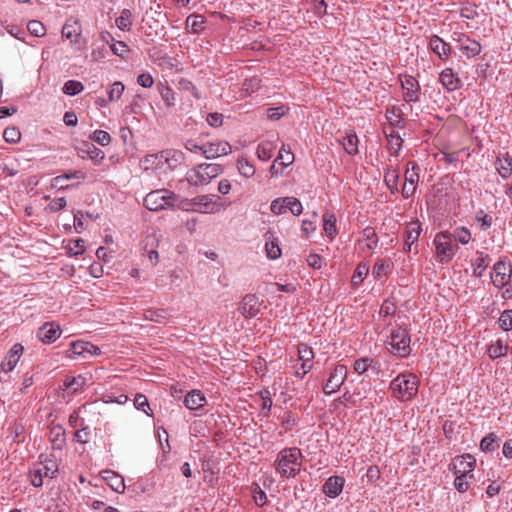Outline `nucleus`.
I'll list each match as a JSON object with an SVG mask.
<instances>
[{"label": "nucleus", "mask_w": 512, "mask_h": 512, "mask_svg": "<svg viewBox=\"0 0 512 512\" xmlns=\"http://www.w3.org/2000/svg\"><path fill=\"white\" fill-rule=\"evenodd\" d=\"M3 137L6 142L11 144H16L21 139V133L18 128L16 127H7L4 130Z\"/></svg>", "instance_id": "nucleus-52"}, {"label": "nucleus", "mask_w": 512, "mask_h": 512, "mask_svg": "<svg viewBox=\"0 0 512 512\" xmlns=\"http://www.w3.org/2000/svg\"><path fill=\"white\" fill-rule=\"evenodd\" d=\"M160 95L167 107H173L176 102L175 92L169 87H162Z\"/></svg>", "instance_id": "nucleus-57"}, {"label": "nucleus", "mask_w": 512, "mask_h": 512, "mask_svg": "<svg viewBox=\"0 0 512 512\" xmlns=\"http://www.w3.org/2000/svg\"><path fill=\"white\" fill-rule=\"evenodd\" d=\"M23 351L24 348L20 343L14 344L1 362L2 371L6 373L12 371L23 354Z\"/></svg>", "instance_id": "nucleus-15"}, {"label": "nucleus", "mask_w": 512, "mask_h": 512, "mask_svg": "<svg viewBox=\"0 0 512 512\" xmlns=\"http://www.w3.org/2000/svg\"><path fill=\"white\" fill-rule=\"evenodd\" d=\"M91 139L102 146H107L111 142V136L104 130H95L91 135Z\"/></svg>", "instance_id": "nucleus-56"}, {"label": "nucleus", "mask_w": 512, "mask_h": 512, "mask_svg": "<svg viewBox=\"0 0 512 512\" xmlns=\"http://www.w3.org/2000/svg\"><path fill=\"white\" fill-rule=\"evenodd\" d=\"M457 42L459 43V50L468 58L481 53V44L465 34H460Z\"/></svg>", "instance_id": "nucleus-13"}, {"label": "nucleus", "mask_w": 512, "mask_h": 512, "mask_svg": "<svg viewBox=\"0 0 512 512\" xmlns=\"http://www.w3.org/2000/svg\"><path fill=\"white\" fill-rule=\"evenodd\" d=\"M419 167L415 162H409L408 168L405 171V183L402 187V196L404 198H410L415 194L417 184L419 182Z\"/></svg>", "instance_id": "nucleus-8"}, {"label": "nucleus", "mask_w": 512, "mask_h": 512, "mask_svg": "<svg viewBox=\"0 0 512 512\" xmlns=\"http://www.w3.org/2000/svg\"><path fill=\"white\" fill-rule=\"evenodd\" d=\"M282 203H285L286 211L290 210V212L298 216L302 213L303 207L301 202L295 197H283Z\"/></svg>", "instance_id": "nucleus-40"}, {"label": "nucleus", "mask_w": 512, "mask_h": 512, "mask_svg": "<svg viewBox=\"0 0 512 512\" xmlns=\"http://www.w3.org/2000/svg\"><path fill=\"white\" fill-rule=\"evenodd\" d=\"M347 377V367L345 365H336L330 372L329 377L323 387V392L326 395H331L337 392Z\"/></svg>", "instance_id": "nucleus-7"}, {"label": "nucleus", "mask_w": 512, "mask_h": 512, "mask_svg": "<svg viewBox=\"0 0 512 512\" xmlns=\"http://www.w3.org/2000/svg\"><path fill=\"white\" fill-rule=\"evenodd\" d=\"M343 147L350 155L358 153V138L356 134H349L343 139Z\"/></svg>", "instance_id": "nucleus-41"}, {"label": "nucleus", "mask_w": 512, "mask_h": 512, "mask_svg": "<svg viewBox=\"0 0 512 512\" xmlns=\"http://www.w3.org/2000/svg\"><path fill=\"white\" fill-rule=\"evenodd\" d=\"M493 270L495 272V275L492 276V280H493L494 284H496L500 287L505 286L511 277L510 274L509 275L506 274L507 267H506L505 262L497 261L493 266Z\"/></svg>", "instance_id": "nucleus-28"}, {"label": "nucleus", "mask_w": 512, "mask_h": 512, "mask_svg": "<svg viewBox=\"0 0 512 512\" xmlns=\"http://www.w3.org/2000/svg\"><path fill=\"white\" fill-rule=\"evenodd\" d=\"M90 439V431L88 427H82L74 433V440L81 443L86 444Z\"/></svg>", "instance_id": "nucleus-64"}, {"label": "nucleus", "mask_w": 512, "mask_h": 512, "mask_svg": "<svg viewBox=\"0 0 512 512\" xmlns=\"http://www.w3.org/2000/svg\"><path fill=\"white\" fill-rule=\"evenodd\" d=\"M478 254L479 256L472 263L474 267L473 274L476 277H481L489 265V257L484 256L482 252H478Z\"/></svg>", "instance_id": "nucleus-35"}, {"label": "nucleus", "mask_w": 512, "mask_h": 512, "mask_svg": "<svg viewBox=\"0 0 512 512\" xmlns=\"http://www.w3.org/2000/svg\"><path fill=\"white\" fill-rule=\"evenodd\" d=\"M421 230V224L418 220L407 224L405 229V246H408V250H411L412 245L418 240Z\"/></svg>", "instance_id": "nucleus-27"}, {"label": "nucleus", "mask_w": 512, "mask_h": 512, "mask_svg": "<svg viewBox=\"0 0 512 512\" xmlns=\"http://www.w3.org/2000/svg\"><path fill=\"white\" fill-rule=\"evenodd\" d=\"M499 327L504 331L512 330V309L504 310L499 319Z\"/></svg>", "instance_id": "nucleus-49"}, {"label": "nucleus", "mask_w": 512, "mask_h": 512, "mask_svg": "<svg viewBox=\"0 0 512 512\" xmlns=\"http://www.w3.org/2000/svg\"><path fill=\"white\" fill-rule=\"evenodd\" d=\"M301 450L297 447L282 449L276 458L275 469L283 478L295 477L301 469Z\"/></svg>", "instance_id": "nucleus-1"}, {"label": "nucleus", "mask_w": 512, "mask_h": 512, "mask_svg": "<svg viewBox=\"0 0 512 512\" xmlns=\"http://www.w3.org/2000/svg\"><path fill=\"white\" fill-rule=\"evenodd\" d=\"M475 465L476 459L470 454L457 457L453 463L454 474H463L469 476V478H473Z\"/></svg>", "instance_id": "nucleus-11"}, {"label": "nucleus", "mask_w": 512, "mask_h": 512, "mask_svg": "<svg viewBox=\"0 0 512 512\" xmlns=\"http://www.w3.org/2000/svg\"><path fill=\"white\" fill-rule=\"evenodd\" d=\"M344 482L341 476H331L324 483L323 492L330 498H336L342 492Z\"/></svg>", "instance_id": "nucleus-22"}, {"label": "nucleus", "mask_w": 512, "mask_h": 512, "mask_svg": "<svg viewBox=\"0 0 512 512\" xmlns=\"http://www.w3.org/2000/svg\"><path fill=\"white\" fill-rule=\"evenodd\" d=\"M495 167L503 179L509 178L512 174V156H510L508 152L499 153Z\"/></svg>", "instance_id": "nucleus-23"}, {"label": "nucleus", "mask_w": 512, "mask_h": 512, "mask_svg": "<svg viewBox=\"0 0 512 512\" xmlns=\"http://www.w3.org/2000/svg\"><path fill=\"white\" fill-rule=\"evenodd\" d=\"M83 90V84L76 80H68L67 82H65L62 88L63 93L71 96L77 95L81 93Z\"/></svg>", "instance_id": "nucleus-44"}, {"label": "nucleus", "mask_w": 512, "mask_h": 512, "mask_svg": "<svg viewBox=\"0 0 512 512\" xmlns=\"http://www.w3.org/2000/svg\"><path fill=\"white\" fill-rule=\"evenodd\" d=\"M401 86L404 91L403 97L407 103L418 102L420 97V86L413 76H404L401 79Z\"/></svg>", "instance_id": "nucleus-10"}, {"label": "nucleus", "mask_w": 512, "mask_h": 512, "mask_svg": "<svg viewBox=\"0 0 512 512\" xmlns=\"http://www.w3.org/2000/svg\"><path fill=\"white\" fill-rule=\"evenodd\" d=\"M63 385L66 389L70 390L71 393L76 394L86 385V377L82 375H69L65 378Z\"/></svg>", "instance_id": "nucleus-29"}, {"label": "nucleus", "mask_w": 512, "mask_h": 512, "mask_svg": "<svg viewBox=\"0 0 512 512\" xmlns=\"http://www.w3.org/2000/svg\"><path fill=\"white\" fill-rule=\"evenodd\" d=\"M508 347L503 345L501 341H497L495 344L491 345L488 352L489 356L492 359H496L507 354Z\"/></svg>", "instance_id": "nucleus-53"}, {"label": "nucleus", "mask_w": 512, "mask_h": 512, "mask_svg": "<svg viewBox=\"0 0 512 512\" xmlns=\"http://www.w3.org/2000/svg\"><path fill=\"white\" fill-rule=\"evenodd\" d=\"M231 145L226 141L209 142L205 144L203 155L207 159H214L231 153Z\"/></svg>", "instance_id": "nucleus-12"}, {"label": "nucleus", "mask_w": 512, "mask_h": 512, "mask_svg": "<svg viewBox=\"0 0 512 512\" xmlns=\"http://www.w3.org/2000/svg\"><path fill=\"white\" fill-rule=\"evenodd\" d=\"M298 354L299 359L306 363H312V360L314 358V352L311 347L307 346L306 344H300L298 347Z\"/></svg>", "instance_id": "nucleus-58"}, {"label": "nucleus", "mask_w": 512, "mask_h": 512, "mask_svg": "<svg viewBox=\"0 0 512 512\" xmlns=\"http://www.w3.org/2000/svg\"><path fill=\"white\" fill-rule=\"evenodd\" d=\"M389 269V262L386 260H381L377 262L372 269V275L374 278L379 279L387 274Z\"/></svg>", "instance_id": "nucleus-59"}, {"label": "nucleus", "mask_w": 512, "mask_h": 512, "mask_svg": "<svg viewBox=\"0 0 512 512\" xmlns=\"http://www.w3.org/2000/svg\"><path fill=\"white\" fill-rule=\"evenodd\" d=\"M265 250L267 257L273 260L278 259L282 253L276 240L267 241L265 244Z\"/></svg>", "instance_id": "nucleus-50"}, {"label": "nucleus", "mask_w": 512, "mask_h": 512, "mask_svg": "<svg viewBox=\"0 0 512 512\" xmlns=\"http://www.w3.org/2000/svg\"><path fill=\"white\" fill-rule=\"evenodd\" d=\"M61 334V329L59 325L54 323H45L38 331V338L43 343H53L55 342Z\"/></svg>", "instance_id": "nucleus-19"}, {"label": "nucleus", "mask_w": 512, "mask_h": 512, "mask_svg": "<svg viewBox=\"0 0 512 512\" xmlns=\"http://www.w3.org/2000/svg\"><path fill=\"white\" fill-rule=\"evenodd\" d=\"M125 90L124 84L120 81H116L111 85V88L108 91V101L114 102L121 98L123 92Z\"/></svg>", "instance_id": "nucleus-46"}, {"label": "nucleus", "mask_w": 512, "mask_h": 512, "mask_svg": "<svg viewBox=\"0 0 512 512\" xmlns=\"http://www.w3.org/2000/svg\"><path fill=\"white\" fill-rule=\"evenodd\" d=\"M430 49L440 58L447 59L451 54V46L438 35H433L429 42Z\"/></svg>", "instance_id": "nucleus-21"}, {"label": "nucleus", "mask_w": 512, "mask_h": 512, "mask_svg": "<svg viewBox=\"0 0 512 512\" xmlns=\"http://www.w3.org/2000/svg\"><path fill=\"white\" fill-rule=\"evenodd\" d=\"M437 256L441 263H448L454 257L458 247L452 244L451 233L439 232L434 238Z\"/></svg>", "instance_id": "nucleus-6"}, {"label": "nucleus", "mask_w": 512, "mask_h": 512, "mask_svg": "<svg viewBox=\"0 0 512 512\" xmlns=\"http://www.w3.org/2000/svg\"><path fill=\"white\" fill-rule=\"evenodd\" d=\"M101 474L103 480L113 491L116 493H124L125 483L121 475L112 470H104Z\"/></svg>", "instance_id": "nucleus-20"}, {"label": "nucleus", "mask_w": 512, "mask_h": 512, "mask_svg": "<svg viewBox=\"0 0 512 512\" xmlns=\"http://www.w3.org/2000/svg\"><path fill=\"white\" fill-rule=\"evenodd\" d=\"M467 478H469V476H467V475L455 474L454 486L458 492L464 493L468 490L469 483H468Z\"/></svg>", "instance_id": "nucleus-61"}, {"label": "nucleus", "mask_w": 512, "mask_h": 512, "mask_svg": "<svg viewBox=\"0 0 512 512\" xmlns=\"http://www.w3.org/2000/svg\"><path fill=\"white\" fill-rule=\"evenodd\" d=\"M369 266L366 263H360L352 277V282L354 284H359L363 281V278L368 274Z\"/></svg>", "instance_id": "nucleus-60"}, {"label": "nucleus", "mask_w": 512, "mask_h": 512, "mask_svg": "<svg viewBox=\"0 0 512 512\" xmlns=\"http://www.w3.org/2000/svg\"><path fill=\"white\" fill-rule=\"evenodd\" d=\"M323 221H324L323 228H324L325 233L329 237L333 238L337 231L336 230V217L332 213H325L323 216Z\"/></svg>", "instance_id": "nucleus-39"}, {"label": "nucleus", "mask_w": 512, "mask_h": 512, "mask_svg": "<svg viewBox=\"0 0 512 512\" xmlns=\"http://www.w3.org/2000/svg\"><path fill=\"white\" fill-rule=\"evenodd\" d=\"M84 146L86 147L85 152L93 161H101L104 159V152L97 148L94 144L87 142L84 144Z\"/></svg>", "instance_id": "nucleus-51"}, {"label": "nucleus", "mask_w": 512, "mask_h": 512, "mask_svg": "<svg viewBox=\"0 0 512 512\" xmlns=\"http://www.w3.org/2000/svg\"><path fill=\"white\" fill-rule=\"evenodd\" d=\"M237 169L239 173L246 178H250L255 174L254 165L251 164L245 157H240L238 159Z\"/></svg>", "instance_id": "nucleus-38"}, {"label": "nucleus", "mask_w": 512, "mask_h": 512, "mask_svg": "<svg viewBox=\"0 0 512 512\" xmlns=\"http://www.w3.org/2000/svg\"><path fill=\"white\" fill-rule=\"evenodd\" d=\"M72 245L68 248V253L70 256L81 255L85 252V241L82 238H77L71 241Z\"/></svg>", "instance_id": "nucleus-54"}, {"label": "nucleus", "mask_w": 512, "mask_h": 512, "mask_svg": "<svg viewBox=\"0 0 512 512\" xmlns=\"http://www.w3.org/2000/svg\"><path fill=\"white\" fill-rule=\"evenodd\" d=\"M177 199L176 194L167 189H157L149 192L144 198V206L150 211L170 208V200Z\"/></svg>", "instance_id": "nucleus-5"}, {"label": "nucleus", "mask_w": 512, "mask_h": 512, "mask_svg": "<svg viewBox=\"0 0 512 512\" xmlns=\"http://www.w3.org/2000/svg\"><path fill=\"white\" fill-rule=\"evenodd\" d=\"M439 80H440V83L449 92L455 91L462 86V82H461L460 78L451 68H445L440 73Z\"/></svg>", "instance_id": "nucleus-18"}, {"label": "nucleus", "mask_w": 512, "mask_h": 512, "mask_svg": "<svg viewBox=\"0 0 512 512\" xmlns=\"http://www.w3.org/2000/svg\"><path fill=\"white\" fill-rule=\"evenodd\" d=\"M71 179H77L79 181H82L85 179V174L80 170L71 171L59 176H56L52 179V186L55 188H58L59 190H66L70 187H73L74 185H61V182H64L66 180Z\"/></svg>", "instance_id": "nucleus-26"}, {"label": "nucleus", "mask_w": 512, "mask_h": 512, "mask_svg": "<svg viewBox=\"0 0 512 512\" xmlns=\"http://www.w3.org/2000/svg\"><path fill=\"white\" fill-rule=\"evenodd\" d=\"M410 335L405 328L396 327L391 331L389 340L386 342L390 346L391 351L401 357L410 354Z\"/></svg>", "instance_id": "nucleus-4"}, {"label": "nucleus", "mask_w": 512, "mask_h": 512, "mask_svg": "<svg viewBox=\"0 0 512 512\" xmlns=\"http://www.w3.org/2000/svg\"><path fill=\"white\" fill-rule=\"evenodd\" d=\"M387 141H388V150L392 155H398L401 147H402V138L399 136V134L392 131L390 134L387 135Z\"/></svg>", "instance_id": "nucleus-37"}, {"label": "nucleus", "mask_w": 512, "mask_h": 512, "mask_svg": "<svg viewBox=\"0 0 512 512\" xmlns=\"http://www.w3.org/2000/svg\"><path fill=\"white\" fill-rule=\"evenodd\" d=\"M28 32L36 37H42L46 34V28L40 21L31 20L27 24Z\"/></svg>", "instance_id": "nucleus-48"}, {"label": "nucleus", "mask_w": 512, "mask_h": 512, "mask_svg": "<svg viewBox=\"0 0 512 512\" xmlns=\"http://www.w3.org/2000/svg\"><path fill=\"white\" fill-rule=\"evenodd\" d=\"M57 472V466L51 461L50 465L45 464L42 468H38L30 472L31 484L34 487H41L43 485L44 477L53 478Z\"/></svg>", "instance_id": "nucleus-14"}, {"label": "nucleus", "mask_w": 512, "mask_h": 512, "mask_svg": "<svg viewBox=\"0 0 512 512\" xmlns=\"http://www.w3.org/2000/svg\"><path fill=\"white\" fill-rule=\"evenodd\" d=\"M110 49L113 54L121 57L122 59H126L130 52L128 46L122 41H112Z\"/></svg>", "instance_id": "nucleus-47"}, {"label": "nucleus", "mask_w": 512, "mask_h": 512, "mask_svg": "<svg viewBox=\"0 0 512 512\" xmlns=\"http://www.w3.org/2000/svg\"><path fill=\"white\" fill-rule=\"evenodd\" d=\"M218 198L214 194L207 195H199L193 198V207L195 212L199 213H214L215 212V202L214 200Z\"/></svg>", "instance_id": "nucleus-17"}, {"label": "nucleus", "mask_w": 512, "mask_h": 512, "mask_svg": "<svg viewBox=\"0 0 512 512\" xmlns=\"http://www.w3.org/2000/svg\"><path fill=\"white\" fill-rule=\"evenodd\" d=\"M222 173L223 167L220 164L201 163L187 172L186 180L191 186H204Z\"/></svg>", "instance_id": "nucleus-3"}, {"label": "nucleus", "mask_w": 512, "mask_h": 512, "mask_svg": "<svg viewBox=\"0 0 512 512\" xmlns=\"http://www.w3.org/2000/svg\"><path fill=\"white\" fill-rule=\"evenodd\" d=\"M177 199L170 200L171 209H179L182 211H194L193 199L183 198L176 194Z\"/></svg>", "instance_id": "nucleus-34"}, {"label": "nucleus", "mask_w": 512, "mask_h": 512, "mask_svg": "<svg viewBox=\"0 0 512 512\" xmlns=\"http://www.w3.org/2000/svg\"><path fill=\"white\" fill-rule=\"evenodd\" d=\"M419 381L412 373H402L390 383V390L393 396L399 401L405 402L413 399L418 393Z\"/></svg>", "instance_id": "nucleus-2"}, {"label": "nucleus", "mask_w": 512, "mask_h": 512, "mask_svg": "<svg viewBox=\"0 0 512 512\" xmlns=\"http://www.w3.org/2000/svg\"><path fill=\"white\" fill-rule=\"evenodd\" d=\"M372 362H373V360L370 358L358 359L354 363V370L358 374H363L368 370V368L371 366Z\"/></svg>", "instance_id": "nucleus-63"}, {"label": "nucleus", "mask_w": 512, "mask_h": 512, "mask_svg": "<svg viewBox=\"0 0 512 512\" xmlns=\"http://www.w3.org/2000/svg\"><path fill=\"white\" fill-rule=\"evenodd\" d=\"M451 237L460 244L465 245L471 240V232L466 227L461 226L454 229L453 233H451Z\"/></svg>", "instance_id": "nucleus-43"}, {"label": "nucleus", "mask_w": 512, "mask_h": 512, "mask_svg": "<svg viewBox=\"0 0 512 512\" xmlns=\"http://www.w3.org/2000/svg\"><path fill=\"white\" fill-rule=\"evenodd\" d=\"M205 20L201 15H190L186 19V29L192 34H198L204 28Z\"/></svg>", "instance_id": "nucleus-32"}, {"label": "nucleus", "mask_w": 512, "mask_h": 512, "mask_svg": "<svg viewBox=\"0 0 512 512\" xmlns=\"http://www.w3.org/2000/svg\"><path fill=\"white\" fill-rule=\"evenodd\" d=\"M50 441L54 449L61 450L65 444V430L62 426H54L50 430Z\"/></svg>", "instance_id": "nucleus-30"}, {"label": "nucleus", "mask_w": 512, "mask_h": 512, "mask_svg": "<svg viewBox=\"0 0 512 512\" xmlns=\"http://www.w3.org/2000/svg\"><path fill=\"white\" fill-rule=\"evenodd\" d=\"M360 245L364 244L369 250L374 249L378 244V237L374 228L366 227L362 232V238L359 240Z\"/></svg>", "instance_id": "nucleus-31"}, {"label": "nucleus", "mask_w": 512, "mask_h": 512, "mask_svg": "<svg viewBox=\"0 0 512 512\" xmlns=\"http://www.w3.org/2000/svg\"><path fill=\"white\" fill-rule=\"evenodd\" d=\"M275 160H278L282 168H285L293 163L294 155L290 150H286L285 146H283L279 152L278 157Z\"/></svg>", "instance_id": "nucleus-55"}, {"label": "nucleus", "mask_w": 512, "mask_h": 512, "mask_svg": "<svg viewBox=\"0 0 512 512\" xmlns=\"http://www.w3.org/2000/svg\"><path fill=\"white\" fill-rule=\"evenodd\" d=\"M261 302L254 294L245 295L239 305V312L247 319L253 318L260 312Z\"/></svg>", "instance_id": "nucleus-9"}, {"label": "nucleus", "mask_w": 512, "mask_h": 512, "mask_svg": "<svg viewBox=\"0 0 512 512\" xmlns=\"http://www.w3.org/2000/svg\"><path fill=\"white\" fill-rule=\"evenodd\" d=\"M89 349V342L76 341L71 344L70 352L74 355H83Z\"/></svg>", "instance_id": "nucleus-62"}, {"label": "nucleus", "mask_w": 512, "mask_h": 512, "mask_svg": "<svg viewBox=\"0 0 512 512\" xmlns=\"http://www.w3.org/2000/svg\"><path fill=\"white\" fill-rule=\"evenodd\" d=\"M140 166L144 171H156L164 169L163 157L160 152L148 154L140 160Z\"/></svg>", "instance_id": "nucleus-24"}, {"label": "nucleus", "mask_w": 512, "mask_h": 512, "mask_svg": "<svg viewBox=\"0 0 512 512\" xmlns=\"http://www.w3.org/2000/svg\"><path fill=\"white\" fill-rule=\"evenodd\" d=\"M275 146L272 142H262L257 147V156L261 161H268L272 155Z\"/></svg>", "instance_id": "nucleus-36"}, {"label": "nucleus", "mask_w": 512, "mask_h": 512, "mask_svg": "<svg viewBox=\"0 0 512 512\" xmlns=\"http://www.w3.org/2000/svg\"><path fill=\"white\" fill-rule=\"evenodd\" d=\"M498 447V438L494 433L485 436L480 442V448L484 452L494 451Z\"/></svg>", "instance_id": "nucleus-42"}, {"label": "nucleus", "mask_w": 512, "mask_h": 512, "mask_svg": "<svg viewBox=\"0 0 512 512\" xmlns=\"http://www.w3.org/2000/svg\"><path fill=\"white\" fill-rule=\"evenodd\" d=\"M131 12L127 9H124L121 12V15L116 18L115 23L116 26L122 31H128L131 27Z\"/></svg>", "instance_id": "nucleus-45"}, {"label": "nucleus", "mask_w": 512, "mask_h": 512, "mask_svg": "<svg viewBox=\"0 0 512 512\" xmlns=\"http://www.w3.org/2000/svg\"><path fill=\"white\" fill-rule=\"evenodd\" d=\"M160 157H163L164 166L169 170H175L184 163L185 155L182 151L176 149H165L160 151Z\"/></svg>", "instance_id": "nucleus-16"}, {"label": "nucleus", "mask_w": 512, "mask_h": 512, "mask_svg": "<svg viewBox=\"0 0 512 512\" xmlns=\"http://www.w3.org/2000/svg\"><path fill=\"white\" fill-rule=\"evenodd\" d=\"M399 172L396 169L388 168L384 174V182L391 193L398 192Z\"/></svg>", "instance_id": "nucleus-33"}, {"label": "nucleus", "mask_w": 512, "mask_h": 512, "mask_svg": "<svg viewBox=\"0 0 512 512\" xmlns=\"http://www.w3.org/2000/svg\"><path fill=\"white\" fill-rule=\"evenodd\" d=\"M205 404L206 398L200 390H192L184 398V405L190 410H199Z\"/></svg>", "instance_id": "nucleus-25"}]
</instances>
